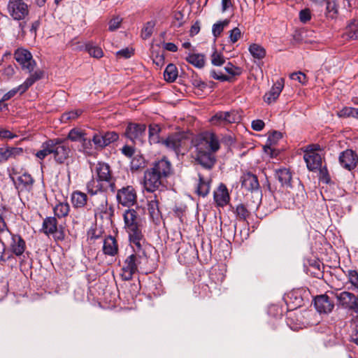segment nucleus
Returning a JSON list of instances; mask_svg holds the SVG:
<instances>
[{
    "mask_svg": "<svg viewBox=\"0 0 358 358\" xmlns=\"http://www.w3.org/2000/svg\"><path fill=\"white\" fill-rule=\"evenodd\" d=\"M9 235L11 237L9 243L10 250L15 255L20 257L26 250V243L24 240L19 234H15L10 232Z\"/></svg>",
    "mask_w": 358,
    "mask_h": 358,
    "instance_id": "nucleus-21",
    "label": "nucleus"
},
{
    "mask_svg": "<svg viewBox=\"0 0 358 358\" xmlns=\"http://www.w3.org/2000/svg\"><path fill=\"white\" fill-rule=\"evenodd\" d=\"M103 137H104V141L106 143V146L116 141L119 138V135L115 131H108V132L103 133Z\"/></svg>",
    "mask_w": 358,
    "mask_h": 358,
    "instance_id": "nucleus-51",
    "label": "nucleus"
},
{
    "mask_svg": "<svg viewBox=\"0 0 358 358\" xmlns=\"http://www.w3.org/2000/svg\"><path fill=\"white\" fill-rule=\"evenodd\" d=\"M23 152L21 148H0V162H4L11 157H16Z\"/></svg>",
    "mask_w": 358,
    "mask_h": 358,
    "instance_id": "nucleus-31",
    "label": "nucleus"
},
{
    "mask_svg": "<svg viewBox=\"0 0 358 358\" xmlns=\"http://www.w3.org/2000/svg\"><path fill=\"white\" fill-rule=\"evenodd\" d=\"M146 125L145 124L129 123L126 129V136L134 143H142L145 136Z\"/></svg>",
    "mask_w": 358,
    "mask_h": 358,
    "instance_id": "nucleus-14",
    "label": "nucleus"
},
{
    "mask_svg": "<svg viewBox=\"0 0 358 358\" xmlns=\"http://www.w3.org/2000/svg\"><path fill=\"white\" fill-rule=\"evenodd\" d=\"M14 56L23 70H26L28 73H31L34 71L36 63L33 59L32 55L29 51L19 48L15 52Z\"/></svg>",
    "mask_w": 358,
    "mask_h": 358,
    "instance_id": "nucleus-12",
    "label": "nucleus"
},
{
    "mask_svg": "<svg viewBox=\"0 0 358 358\" xmlns=\"http://www.w3.org/2000/svg\"><path fill=\"white\" fill-rule=\"evenodd\" d=\"M186 59L189 64L199 69L203 68L205 64V57L202 54H191Z\"/></svg>",
    "mask_w": 358,
    "mask_h": 358,
    "instance_id": "nucleus-37",
    "label": "nucleus"
},
{
    "mask_svg": "<svg viewBox=\"0 0 358 358\" xmlns=\"http://www.w3.org/2000/svg\"><path fill=\"white\" fill-rule=\"evenodd\" d=\"M43 76V71L41 70H36L33 73L30 74L29 77H28L25 81L20 85L17 87H15L7 93H6L2 99L0 100V102L6 101L13 97L16 95L17 93H20V94L25 92L35 82L41 79Z\"/></svg>",
    "mask_w": 358,
    "mask_h": 358,
    "instance_id": "nucleus-4",
    "label": "nucleus"
},
{
    "mask_svg": "<svg viewBox=\"0 0 358 358\" xmlns=\"http://www.w3.org/2000/svg\"><path fill=\"white\" fill-rule=\"evenodd\" d=\"M82 113L83 110L80 109H76L66 112L62 115L61 121L62 122L66 123L68 121L76 120L82 114Z\"/></svg>",
    "mask_w": 358,
    "mask_h": 358,
    "instance_id": "nucleus-43",
    "label": "nucleus"
},
{
    "mask_svg": "<svg viewBox=\"0 0 358 358\" xmlns=\"http://www.w3.org/2000/svg\"><path fill=\"white\" fill-rule=\"evenodd\" d=\"M211 63L214 66H220L225 63V58L222 53L215 50L211 55Z\"/></svg>",
    "mask_w": 358,
    "mask_h": 358,
    "instance_id": "nucleus-48",
    "label": "nucleus"
},
{
    "mask_svg": "<svg viewBox=\"0 0 358 358\" xmlns=\"http://www.w3.org/2000/svg\"><path fill=\"white\" fill-rule=\"evenodd\" d=\"M264 122L262 120H255L252 122L251 126L253 130L257 131H262L264 127Z\"/></svg>",
    "mask_w": 358,
    "mask_h": 358,
    "instance_id": "nucleus-60",
    "label": "nucleus"
},
{
    "mask_svg": "<svg viewBox=\"0 0 358 358\" xmlns=\"http://www.w3.org/2000/svg\"><path fill=\"white\" fill-rule=\"evenodd\" d=\"M103 252L108 256L114 257L118 253V244L115 237L108 236L103 240Z\"/></svg>",
    "mask_w": 358,
    "mask_h": 358,
    "instance_id": "nucleus-25",
    "label": "nucleus"
},
{
    "mask_svg": "<svg viewBox=\"0 0 358 358\" xmlns=\"http://www.w3.org/2000/svg\"><path fill=\"white\" fill-rule=\"evenodd\" d=\"M123 217L126 229L141 224L140 220L137 216V213L134 209L127 210L124 212Z\"/></svg>",
    "mask_w": 358,
    "mask_h": 358,
    "instance_id": "nucleus-28",
    "label": "nucleus"
},
{
    "mask_svg": "<svg viewBox=\"0 0 358 358\" xmlns=\"http://www.w3.org/2000/svg\"><path fill=\"white\" fill-rule=\"evenodd\" d=\"M92 141L95 145L96 148H103L106 147V143L104 141V137L103 133H96L94 134L92 138Z\"/></svg>",
    "mask_w": 358,
    "mask_h": 358,
    "instance_id": "nucleus-49",
    "label": "nucleus"
},
{
    "mask_svg": "<svg viewBox=\"0 0 358 358\" xmlns=\"http://www.w3.org/2000/svg\"><path fill=\"white\" fill-rule=\"evenodd\" d=\"M229 23V20H224L223 21H219L215 23L212 27V34L213 36L216 38H217L220 34L223 31L224 27L227 26Z\"/></svg>",
    "mask_w": 358,
    "mask_h": 358,
    "instance_id": "nucleus-44",
    "label": "nucleus"
},
{
    "mask_svg": "<svg viewBox=\"0 0 358 358\" xmlns=\"http://www.w3.org/2000/svg\"><path fill=\"white\" fill-rule=\"evenodd\" d=\"M338 160L343 168L352 171L355 169L358 164V156L352 150L347 149L341 152Z\"/></svg>",
    "mask_w": 358,
    "mask_h": 358,
    "instance_id": "nucleus-15",
    "label": "nucleus"
},
{
    "mask_svg": "<svg viewBox=\"0 0 358 358\" xmlns=\"http://www.w3.org/2000/svg\"><path fill=\"white\" fill-rule=\"evenodd\" d=\"M87 189L91 196L98 195L99 198L100 194H105L110 188L98 179L92 178L87 184Z\"/></svg>",
    "mask_w": 358,
    "mask_h": 358,
    "instance_id": "nucleus-24",
    "label": "nucleus"
},
{
    "mask_svg": "<svg viewBox=\"0 0 358 358\" xmlns=\"http://www.w3.org/2000/svg\"><path fill=\"white\" fill-rule=\"evenodd\" d=\"M148 212L152 221L157 223L161 219V213L159 209V202L156 199V196L152 200H150L148 204Z\"/></svg>",
    "mask_w": 358,
    "mask_h": 358,
    "instance_id": "nucleus-29",
    "label": "nucleus"
},
{
    "mask_svg": "<svg viewBox=\"0 0 358 358\" xmlns=\"http://www.w3.org/2000/svg\"><path fill=\"white\" fill-rule=\"evenodd\" d=\"M199 182L196 187V193L203 197L207 196L210 189L211 179L206 178L201 173H198Z\"/></svg>",
    "mask_w": 358,
    "mask_h": 358,
    "instance_id": "nucleus-27",
    "label": "nucleus"
},
{
    "mask_svg": "<svg viewBox=\"0 0 358 358\" xmlns=\"http://www.w3.org/2000/svg\"><path fill=\"white\" fill-rule=\"evenodd\" d=\"M122 152L126 157H131L134 153V149L131 146L124 145L122 148Z\"/></svg>",
    "mask_w": 358,
    "mask_h": 358,
    "instance_id": "nucleus-63",
    "label": "nucleus"
},
{
    "mask_svg": "<svg viewBox=\"0 0 358 358\" xmlns=\"http://www.w3.org/2000/svg\"><path fill=\"white\" fill-rule=\"evenodd\" d=\"M300 21L306 24L311 19V12L309 8H305L301 10L299 14Z\"/></svg>",
    "mask_w": 358,
    "mask_h": 358,
    "instance_id": "nucleus-54",
    "label": "nucleus"
},
{
    "mask_svg": "<svg viewBox=\"0 0 358 358\" xmlns=\"http://www.w3.org/2000/svg\"><path fill=\"white\" fill-rule=\"evenodd\" d=\"M227 124L234 123L239 120V116L235 111H226L224 112Z\"/></svg>",
    "mask_w": 358,
    "mask_h": 358,
    "instance_id": "nucleus-55",
    "label": "nucleus"
},
{
    "mask_svg": "<svg viewBox=\"0 0 358 358\" xmlns=\"http://www.w3.org/2000/svg\"><path fill=\"white\" fill-rule=\"evenodd\" d=\"M155 23L154 21L148 22L141 31V36L143 39H147L152 34Z\"/></svg>",
    "mask_w": 358,
    "mask_h": 358,
    "instance_id": "nucleus-46",
    "label": "nucleus"
},
{
    "mask_svg": "<svg viewBox=\"0 0 358 358\" xmlns=\"http://www.w3.org/2000/svg\"><path fill=\"white\" fill-rule=\"evenodd\" d=\"M200 31V24L199 22H196L192 27H191V29H190V35L191 36H194V35H196Z\"/></svg>",
    "mask_w": 358,
    "mask_h": 358,
    "instance_id": "nucleus-64",
    "label": "nucleus"
},
{
    "mask_svg": "<svg viewBox=\"0 0 358 358\" xmlns=\"http://www.w3.org/2000/svg\"><path fill=\"white\" fill-rule=\"evenodd\" d=\"M7 213L8 210L5 207L0 206V236L5 233L9 234L11 232L5 220Z\"/></svg>",
    "mask_w": 358,
    "mask_h": 358,
    "instance_id": "nucleus-40",
    "label": "nucleus"
},
{
    "mask_svg": "<svg viewBox=\"0 0 358 358\" xmlns=\"http://www.w3.org/2000/svg\"><path fill=\"white\" fill-rule=\"evenodd\" d=\"M195 161L206 170H211L215 163V153L220 148L218 137L210 131L201 133L196 139Z\"/></svg>",
    "mask_w": 358,
    "mask_h": 358,
    "instance_id": "nucleus-1",
    "label": "nucleus"
},
{
    "mask_svg": "<svg viewBox=\"0 0 358 358\" xmlns=\"http://www.w3.org/2000/svg\"><path fill=\"white\" fill-rule=\"evenodd\" d=\"M185 136L180 134L169 135L166 138L162 139V144L166 148L173 150L176 153L180 151V148L185 143Z\"/></svg>",
    "mask_w": 358,
    "mask_h": 358,
    "instance_id": "nucleus-16",
    "label": "nucleus"
},
{
    "mask_svg": "<svg viewBox=\"0 0 358 358\" xmlns=\"http://www.w3.org/2000/svg\"><path fill=\"white\" fill-rule=\"evenodd\" d=\"M133 54V50L128 48L120 50L117 52V56L124 57L125 59L131 57Z\"/></svg>",
    "mask_w": 358,
    "mask_h": 358,
    "instance_id": "nucleus-61",
    "label": "nucleus"
},
{
    "mask_svg": "<svg viewBox=\"0 0 358 358\" xmlns=\"http://www.w3.org/2000/svg\"><path fill=\"white\" fill-rule=\"evenodd\" d=\"M214 201L217 206L224 207L230 201V195L227 186L220 183L213 192Z\"/></svg>",
    "mask_w": 358,
    "mask_h": 358,
    "instance_id": "nucleus-20",
    "label": "nucleus"
},
{
    "mask_svg": "<svg viewBox=\"0 0 358 358\" xmlns=\"http://www.w3.org/2000/svg\"><path fill=\"white\" fill-rule=\"evenodd\" d=\"M52 141L54 159L58 164H63L69 157L70 148L64 139L55 138Z\"/></svg>",
    "mask_w": 358,
    "mask_h": 358,
    "instance_id": "nucleus-10",
    "label": "nucleus"
},
{
    "mask_svg": "<svg viewBox=\"0 0 358 358\" xmlns=\"http://www.w3.org/2000/svg\"><path fill=\"white\" fill-rule=\"evenodd\" d=\"M303 159L310 171L320 169L322 166V156L315 152H305Z\"/></svg>",
    "mask_w": 358,
    "mask_h": 358,
    "instance_id": "nucleus-23",
    "label": "nucleus"
},
{
    "mask_svg": "<svg viewBox=\"0 0 358 358\" xmlns=\"http://www.w3.org/2000/svg\"><path fill=\"white\" fill-rule=\"evenodd\" d=\"M164 77L166 81L173 83L178 77V69L173 64H169L165 69Z\"/></svg>",
    "mask_w": 358,
    "mask_h": 358,
    "instance_id": "nucleus-34",
    "label": "nucleus"
},
{
    "mask_svg": "<svg viewBox=\"0 0 358 358\" xmlns=\"http://www.w3.org/2000/svg\"><path fill=\"white\" fill-rule=\"evenodd\" d=\"M85 49L90 55V56L94 58L99 59L102 57L103 55L102 49L99 46L94 45L92 43H87L85 45Z\"/></svg>",
    "mask_w": 358,
    "mask_h": 358,
    "instance_id": "nucleus-42",
    "label": "nucleus"
},
{
    "mask_svg": "<svg viewBox=\"0 0 358 358\" xmlns=\"http://www.w3.org/2000/svg\"><path fill=\"white\" fill-rule=\"evenodd\" d=\"M16 136H17L15 134H13L9 130H6V129H1L0 130V138H1L12 139Z\"/></svg>",
    "mask_w": 358,
    "mask_h": 358,
    "instance_id": "nucleus-62",
    "label": "nucleus"
},
{
    "mask_svg": "<svg viewBox=\"0 0 358 358\" xmlns=\"http://www.w3.org/2000/svg\"><path fill=\"white\" fill-rule=\"evenodd\" d=\"M335 297L338 306L355 313H358V296L348 291L336 292Z\"/></svg>",
    "mask_w": 358,
    "mask_h": 358,
    "instance_id": "nucleus-6",
    "label": "nucleus"
},
{
    "mask_svg": "<svg viewBox=\"0 0 358 358\" xmlns=\"http://www.w3.org/2000/svg\"><path fill=\"white\" fill-rule=\"evenodd\" d=\"M122 22V18L117 16L112 18L109 22V27L108 29L111 31H113L119 28L120 24Z\"/></svg>",
    "mask_w": 358,
    "mask_h": 358,
    "instance_id": "nucleus-59",
    "label": "nucleus"
},
{
    "mask_svg": "<svg viewBox=\"0 0 358 358\" xmlns=\"http://www.w3.org/2000/svg\"><path fill=\"white\" fill-rule=\"evenodd\" d=\"M96 179L106 185L113 192L115 190V180L112 176L110 166L104 162H99L94 168Z\"/></svg>",
    "mask_w": 358,
    "mask_h": 358,
    "instance_id": "nucleus-5",
    "label": "nucleus"
},
{
    "mask_svg": "<svg viewBox=\"0 0 358 358\" xmlns=\"http://www.w3.org/2000/svg\"><path fill=\"white\" fill-rule=\"evenodd\" d=\"M241 182L242 187L257 194V202L256 205L257 206L261 201L262 194L257 176L250 172L245 173L241 177Z\"/></svg>",
    "mask_w": 358,
    "mask_h": 358,
    "instance_id": "nucleus-8",
    "label": "nucleus"
},
{
    "mask_svg": "<svg viewBox=\"0 0 358 358\" xmlns=\"http://www.w3.org/2000/svg\"><path fill=\"white\" fill-rule=\"evenodd\" d=\"M71 202L75 208H83L87 205V196L82 192L75 191L71 195Z\"/></svg>",
    "mask_w": 358,
    "mask_h": 358,
    "instance_id": "nucleus-30",
    "label": "nucleus"
},
{
    "mask_svg": "<svg viewBox=\"0 0 358 358\" xmlns=\"http://www.w3.org/2000/svg\"><path fill=\"white\" fill-rule=\"evenodd\" d=\"M117 202L123 206L130 207L136 203V192L132 186H127L121 188L117 192Z\"/></svg>",
    "mask_w": 358,
    "mask_h": 358,
    "instance_id": "nucleus-13",
    "label": "nucleus"
},
{
    "mask_svg": "<svg viewBox=\"0 0 358 358\" xmlns=\"http://www.w3.org/2000/svg\"><path fill=\"white\" fill-rule=\"evenodd\" d=\"M161 127L157 124L149 125V141L150 144L161 143L162 139L159 137Z\"/></svg>",
    "mask_w": 358,
    "mask_h": 358,
    "instance_id": "nucleus-33",
    "label": "nucleus"
},
{
    "mask_svg": "<svg viewBox=\"0 0 358 358\" xmlns=\"http://www.w3.org/2000/svg\"><path fill=\"white\" fill-rule=\"evenodd\" d=\"M224 70L232 76H239L242 73V69L240 67L234 66L231 62L227 63Z\"/></svg>",
    "mask_w": 358,
    "mask_h": 358,
    "instance_id": "nucleus-50",
    "label": "nucleus"
},
{
    "mask_svg": "<svg viewBox=\"0 0 358 358\" xmlns=\"http://www.w3.org/2000/svg\"><path fill=\"white\" fill-rule=\"evenodd\" d=\"M326 15L327 17L334 19L338 13V4L335 0H325Z\"/></svg>",
    "mask_w": 358,
    "mask_h": 358,
    "instance_id": "nucleus-35",
    "label": "nucleus"
},
{
    "mask_svg": "<svg viewBox=\"0 0 358 358\" xmlns=\"http://www.w3.org/2000/svg\"><path fill=\"white\" fill-rule=\"evenodd\" d=\"M129 234V243L134 251L145 252L146 241L142 233L141 224L126 229Z\"/></svg>",
    "mask_w": 358,
    "mask_h": 358,
    "instance_id": "nucleus-7",
    "label": "nucleus"
},
{
    "mask_svg": "<svg viewBox=\"0 0 358 358\" xmlns=\"http://www.w3.org/2000/svg\"><path fill=\"white\" fill-rule=\"evenodd\" d=\"M54 143L52 139H49L42 143L41 150L36 153V156L40 159H43L50 154H52Z\"/></svg>",
    "mask_w": 358,
    "mask_h": 358,
    "instance_id": "nucleus-32",
    "label": "nucleus"
},
{
    "mask_svg": "<svg viewBox=\"0 0 358 358\" xmlns=\"http://www.w3.org/2000/svg\"><path fill=\"white\" fill-rule=\"evenodd\" d=\"M355 108L352 107H344L338 112V116L340 117H353Z\"/></svg>",
    "mask_w": 358,
    "mask_h": 358,
    "instance_id": "nucleus-56",
    "label": "nucleus"
},
{
    "mask_svg": "<svg viewBox=\"0 0 358 358\" xmlns=\"http://www.w3.org/2000/svg\"><path fill=\"white\" fill-rule=\"evenodd\" d=\"M41 231L47 236H52L57 241L64 238V233L62 229L57 227V220L54 217H48L43 222Z\"/></svg>",
    "mask_w": 358,
    "mask_h": 358,
    "instance_id": "nucleus-11",
    "label": "nucleus"
},
{
    "mask_svg": "<svg viewBox=\"0 0 358 358\" xmlns=\"http://www.w3.org/2000/svg\"><path fill=\"white\" fill-rule=\"evenodd\" d=\"M13 180L19 193L29 192L32 189L34 180L30 174L24 173Z\"/></svg>",
    "mask_w": 358,
    "mask_h": 358,
    "instance_id": "nucleus-18",
    "label": "nucleus"
},
{
    "mask_svg": "<svg viewBox=\"0 0 358 358\" xmlns=\"http://www.w3.org/2000/svg\"><path fill=\"white\" fill-rule=\"evenodd\" d=\"M314 305L320 313H329L334 308V302L327 294L317 296L314 299Z\"/></svg>",
    "mask_w": 358,
    "mask_h": 358,
    "instance_id": "nucleus-17",
    "label": "nucleus"
},
{
    "mask_svg": "<svg viewBox=\"0 0 358 358\" xmlns=\"http://www.w3.org/2000/svg\"><path fill=\"white\" fill-rule=\"evenodd\" d=\"M241 36V31L239 28L235 27L230 31L229 38L232 43H235Z\"/></svg>",
    "mask_w": 358,
    "mask_h": 358,
    "instance_id": "nucleus-58",
    "label": "nucleus"
},
{
    "mask_svg": "<svg viewBox=\"0 0 358 358\" xmlns=\"http://www.w3.org/2000/svg\"><path fill=\"white\" fill-rule=\"evenodd\" d=\"M248 50L255 59H262L266 56V50L259 44L253 43L250 45Z\"/></svg>",
    "mask_w": 358,
    "mask_h": 358,
    "instance_id": "nucleus-38",
    "label": "nucleus"
},
{
    "mask_svg": "<svg viewBox=\"0 0 358 358\" xmlns=\"http://www.w3.org/2000/svg\"><path fill=\"white\" fill-rule=\"evenodd\" d=\"M283 87L284 83L282 80L277 81L271 87L270 91L266 93L264 96V101L267 103H271L272 102L275 101L280 94Z\"/></svg>",
    "mask_w": 358,
    "mask_h": 358,
    "instance_id": "nucleus-26",
    "label": "nucleus"
},
{
    "mask_svg": "<svg viewBox=\"0 0 358 358\" xmlns=\"http://www.w3.org/2000/svg\"><path fill=\"white\" fill-rule=\"evenodd\" d=\"M275 178L280 183L282 188L288 190L292 187V174L289 169L286 168L276 169L274 173Z\"/></svg>",
    "mask_w": 358,
    "mask_h": 358,
    "instance_id": "nucleus-22",
    "label": "nucleus"
},
{
    "mask_svg": "<svg viewBox=\"0 0 358 358\" xmlns=\"http://www.w3.org/2000/svg\"><path fill=\"white\" fill-rule=\"evenodd\" d=\"M210 76L213 78L220 80V81H222V82L230 80V77H229L226 75H224L222 72L216 71L215 69L210 70Z\"/></svg>",
    "mask_w": 358,
    "mask_h": 358,
    "instance_id": "nucleus-53",
    "label": "nucleus"
},
{
    "mask_svg": "<svg viewBox=\"0 0 358 358\" xmlns=\"http://www.w3.org/2000/svg\"><path fill=\"white\" fill-rule=\"evenodd\" d=\"M289 77L292 80H297L303 85H305L308 81L306 74L301 71L292 73L290 74Z\"/></svg>",
    "mask_w": 358,
    "mask_h": 358,
    "instance_id": "nucleus-52",
    "label": "nucleus"
},
{
    "mask_svg": "<svg viewBox=\"0 0 358 358\" xmlns=\"http://www.w3.org/2000/svg\"><path fill=\"white\" fill-rule=\"evenodd\" d=\"M7 9L15 20H24L29 14L28 5L23 0H9Z\"/></svg>",
    "mask_w": 358,
    "mask_h": 358,
    "instance_id": "nucleus-9",
    "label": "nucleus"
},
{
    "mask_svg": "<svg viewBox=\"0 0 358 358\" xmlns=\"http://www.w3.org/2000/svg\"><path fill=\"white\" fill-rule=\"evenodd\" d=\"M134 252V253L128 256L123 262L120 275L124 281L131 280L134 274L138 271L140 265L147 260L145 252L143 253Z\"/></svg>",
    "mask_w": 358,
    "mask_h": 358,
    "instance_id": "nucleus-3",
    "label": "nucleus"
},
{
    "mask_svg": "<svg viewBox=\"0 0 358 358\" xmlns=\"http://www.w3.org/2000/svg\"><path fill=\"white\" fill-rule=\"evenodd\" d=\"M236 214L239 220H245L250 215L249 211L246 207L241 203L238 204L236 208Z\"/></svg>",
    "mask_w": 358,
    "mask_h": 358,
    "instance_id": "nucleus-47",
    "label": "nucleus"
},
{
    "mask_svg": "<svg viewBox=\"0 0 358 358\" xmlns=\"http://www.w3.org/2000/svg\"><path fill=\"white\" fill-rule=\"evenodd\" d=\"M211 124L215 126H224L227 124L224 112L220 111L215 113L210 120Z\"/></svg>",
    "mask_w": 358,
    "mask_h": 358,
    "instance_id": "nucleus-45",
    "label": "nucleus"
},
{
    "mask_svg": "<svg viewBox=\"0 0 358 358\" xmlns=\"http://www.w3.org/2000/svg\"><path fill=\"white\" fill-rule=\"evenodd\" d=\"M99 199L100 203L95 208V215L99 214L102 218L110 219L114 215V208L112 206L108 205L106 194H100Z\"/></svg>",
    "mask_w": 358,
    "mask_h": 358,
    "instance_id": "nucleus-19",
    "label": "nucleus"
},
{
    "mask_svg": "<svg viewBox=\"0 0 358 358\" xmlns=\"http://www.w3.org/2000/svg\"><path fill=\"white\" fill-rule=\"evenodd\" d=\"M171 174V164L165 158L153 164L144 172L143 185L145 190L154 192L163 187L164 180Z\"/></svg>",
    "mask_w": 358,
    "mask_h": 358,
    "instance_id": "nucleus-2",
    "label": "nucleus"
},
{
    "mask_svg": "<svg viewBox=\"0 0 358 358\" xmlns=\"http://www.w3.org/2000/svg\"><path fill=\"white\" fill-rule=\"evenodd\" d=\"M345 34L348 38L352 40H358V22L353 20L347 26Z\"/></svg>",
    "mask_w": 358,
    "mask_h": 358,
    "instance_id": "nucleus-39",
    "label": "nucleus"
},
{
    "mask_svg": "<svg viewBox=\"0 0 358 358\" xmlns=\"http://www.w3.org/2000/svg\"><path fill=\"white\" fill-rule=\"evenodd\" d=\"M55 215L59 217H64L68 215L70 206L67 202H59L53 208Z\"/></svg>",
    "mask_w": 358,
    "mask_h": 358,
    "instance_id": "nucleus-36",
    "label": "nucleus"
},
{
    "mask_svg": "<svg viewBox=\"0 0 358 358\" xmlns=\"http://www.w3.org/2000/svg\"><path fill=\"white\" fill-rule=\"evenodd\" d=\"M348 278L350 283L358 290V273L355 270L348 271Z\"/></svg>",
    "mask_w": 358,
    "mask_h": 358,
    "instance_id": "nucleus-57",
    "label": "nucleus"
},
{
    "mask_svg": "<svg viewBox=\"0 0 358 358\" xmlns=\"http://www.w3.org/2000/svg\"><path fill=\"white\" fill-rule=\"evenodd\" d=\"M67 138L72 141H84V145L87 141L85 134L80 129L76 128L70 130Z\"/></svg>",
    "mask_w": 358,
    "mask_h": 358,
    "instance_id": "nucleus-41",
    "label": "nucleus"
}]
</instances>
